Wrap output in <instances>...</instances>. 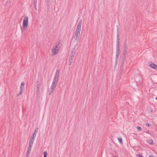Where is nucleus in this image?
I'll list each match as a JSON object with an SVG mask.
<instances>
[{
	"label": "nucleus",
	"mask_w": 157,
	"mask_h": 157,
	"mask_svg": "<svg viewBox=\"0 0 157 157\" xmlns=\"http://www.w3.org/2000/svg\"><path fill=\"white\" fill-rule=\"evenodd\" d=\"M82 22V20L79 21L75 31L74 38L75 41H78L80 39Z\"/></svg>",
	"instance_id": "obj_1"
},
{
	"label": "nucleus",
	"mask_w": 157,
	"mask_h": 157,
	"mask_svg": "<svg viewBox=\"0 0 157 157\" xmlns=\"http://www.w3.org/2000/svg\"><path fill=\"white\" fill-rule=\"evenodd\" d=\"M59 76V70H57L56 71L55 75L53 79V81L50 87L51 90H54L56 87L58 81Z\"/></svg>",
	"instance_id": "obj_2"
},
{
	"label": "nucleus",
	"mask_w": 157,
	"mask_h": 157,
	"mask_svg": "<svg viewBox=\"0 0 157 157\" xmlns=\"http://www.w3.org/2000/svg\"><path fill=\"white\" fill-rule=\"evenodd\" d=\"M61 44L59 41L57 42L54 45L52 50V56H54L59 52Z\"/></svg>",
	"instance_id": "obj_3"
},
{
	"label": "nucleus",
	"mask_w": 157,
	"mask_h": 157,
	"mask_svg": "<svg viewBox=\"0 0 157 157\" xmlns=\"http://www.w3.org/2000/svg\"><path fill=\"white\" fill-rule=\"evenodd\" d=\"M28 19L27 16L24 17L22 25L23 28L21 29L22 31H24L27 28L29 24Z\"/></svg>",
	"instance_id": "obj_4"
},
{
	"label": "nucleus",
	"mask_w": 157,
	"mask_h": 157,
	"mask_svg": "<svg viewBox=\"0 0 157 157\" xmlns=\"http://www.w3.org/2000/svg\"><path fill=\"white\" fill-rule=\"evenodd\" d=\"M25 83L24 82H21L20 86V90L19 93L17 95V96L21 95L23 92Z\"/></svg>",
	"instance_id": "obj_5"
},
{
	"label": "nucleus",
	"mask_w": 157,
	"mask_h": 157,
	"mask_svg": "<svg viewBox=\"0 0 157 157\" xmlns=\"http://www.w3.org/2000/svg\"><path fill=\"white\" fill-rule=\"evenodd\" d=\"M36 135L35 134H32L29 141V143H30L33 144V143L34 142V140L36 137Z\"/></svg>",
	"instance_id": "obj_6"
},
{
	"label": "nucleus",
	"mask_w": 157,
	"mask_h": 157,
	"mask_svg": "<svg viewBox=\"0 0 157 157\" xmlns=\"http://www.w3.org/2000/svg\"><path fill=\"white\" fill-rule=\"evenodd\" d=\"M75 52L73 51H72L70 54V57L69 58L70 63L69 65L71 64V61L73 60L74 58V56L75 55Z\"/></svg>",
	"instance_id": "obj_7"
},
{
	"label": "nucleus",
	"mask_w": 157,
	"mask_h": 157,
	"mask_svg": "<svg viewBox=\"0 0 157 157\" xmlns=\"http://www.w3.org/2000/svg\"><path fill=\"white\" fill-rule=\"evenodd\" d=\"M33 145V144L29 143V146L28 147L26 153H30Z\"/></svg>",
	"instance_id": "obj_8"
},
{
	"label": "nucleus",
	"mask_w": 157,
	"mask_h": 157,
	"mask_svg": "<svg viewBox=\"0 0 157 157\" xmlns=\"http://www.w3.org/2000/svg\"><path fill=\"white\" fill-rule=\"evenodd\" d=\"M128 46L126 45H124V49L123 50V54L124 56H125L126 55V54L127 53V51H128Z\"/></svg>",
	"instance_id": "obj_9"
},
{
	"label": "nucleus",
	"mask_w": 157,
	"mask_h": 157,
	"mask_svg": "<svg viewBox=\"0 0 157 157\" xmlns=\"http://www.w3.org/2000/svg\"><path fill=\"white\" fill-rule=\"evenodd\" d=\"M116 54L117 55V56H119L120 51L119 46H116Z\"/></svg>",
	"instance_id": "obj_10"
},
{
	"label": "nucleus",
	"mask_w": 157,
	"mask_h": 157,
	"mask_svg": "<svg viewBox=\"0 0 157 157\" xmlns=\"http://www.w3.org/2000/svg\"><path fill=\"white\" fill-rule=\"evenodd\" d=\"M150 67H151V68H152L154 69H155L156 68H157V66H156V65L155 64L152 63H151L150 64Z\"/></svg>",
	"instance_id": "obj_11"
},
{
	"label": "nucleus",
	"mask_w": 157,
	"mask_h": 157,
	"mask_svg": "<svg viewBox=\"0 0 157 157\" xmlns=\"http://www.w3.org/2000/svg\"><path fill=\"white\" fill-rule=\"evenodd\" d=\"M117 139L119 141V143L121 144H123V141L122 138L121 137H119L117 138Z\"/></svg>",
	"instance_id": "obj_12"
},
{
	"label": "nucleus",
	"mask_w": 157,
	"mask_h": 157,
	"mask_svg": "<svg viewBox=\"0 0 157 157\" xmlns=\"http://www.w3.org/2000/svg\"><path fill=\"white\" fill-rule=\"evenodd\" d=\"M147 142L150 144H152L153 143V141L151 139H149L147 140Z\"/></svg>",
	"instance_id": "obj_13"
},
{
	"label": "nucleus",
	"mask_w": 157,
	"mask_h": 157,
	"mask_svg": "<svg viewBox=\"0 0 157 157\" xmlns=\"http://www.w3.org/2000/svg\"><path fill=\"white\" fill-rule=\"evenodd\" d=\"M44 157H47V153L46 151L44 152Z\"/></svg>",
	"instance_id": "obj_14"
},
{
	"label": "nucleus",
	"mask_w": 157,
	"mask_h": 157,
	"mask_svg": "<svg viewBox=\"0 0 157 157\" xmlns=\"http://www.w3.org/2000/svg\"><path fill=\"white\" fill-rule=\"evenodd\" d=\"M37 132H38V129L37 128H36V129H35V130L34 131V132L33 133L34 134H35L36 135V133Z\"/></svg>",
	"instance_id": "obj_15"
},
{
	"label": "nucleus",
	"mask_w": 157,
	"mask_h": 157,
	"mask_svg": "<svg viewBox=\"0 0 157 157\" xmlns=\"http://www.w3.org/2000/svg\"><path fill=\"white\" fill-rule=\"evenodd\" d=\"M120 45V40H117V45L116 46H119Z\"/></svg>",
	"instance_id": "obj_16"
},
{
	"label": "nucleus",
	"mask_w": 157,
	"mask_h": 157,
	"mask_svg": "<svg viewBox=\"0 0 157 157\" xmlns=\"http://www.w3.org/2000/svg\"><path fill=\"white\" fill-rule=\"evenodd\" d=\"M117 40H120L119 33H117Z\"/></svg>",
	"instance_id": "obj_17"
},
{
	"label": "nucleus",
	"mask_w": 157,
	"mask_h": 157,
	"mask_svg": "<svg viewBox=\"0 0 157 157\" xmlns=\"http://www.w3.org/2000/svg\"><path fill=\"white\" fill-rule=\"evenodd\" d=\"M137 128L139 130L141 131L142 130V128L140 126H137Z\"/></svg>",
	"instance_id": "obj_18"
},
{
	"label": "nucleus",
	"mask_w": 157,
	"mask_h": 157,
	"mask_svg": "<svg viewBox=\"0 0 157 157\" xmlns=\"http://www.w3.org/2000/svg\"><path fill=\"white\" fill-rule=\"evenodd\" d=\"M40 87V83H39L37 85V86H36L37 88L38 89V90H39V89Z\"/></svg>",
	"instance_id": "obj_19"
},
{
	"label": "nucleus",
	"mask_w": 157,
	"mask_h": 157,
	"mask_svg": "<svg viewBox=\"0 0 157 157\" xmlns=\"http://www.w3.org/2000/svg\"><path fill=\"white\" fill-rule=\"evenodd\" d=\"M30 153H26V157H29V156Z\"/></svg>",
	"instance_id": "obj_20"
},
{
	"label": "nucleus",
	"mask_w": 157,
	"mask_h": 157,
	"mask_svg": "<svg viewBox=\"0 0 157 157\" xmlns=\"http://www.w3.org/2000/svg\"><path fill=\"white\" fill-rule=\"evenodd\" d=\"M36 6H37V2L34 3V7Z\"/></svg>",
	"instance_id": "obj_21"
},
{
	"label": "nucleus",
	"mask_w": 157,
	"mask_h": 157,
	"mask_svg": "<svg viewBox=\"0 0 157 157\" xmlns=\"http://www.w3.org/2000/svg\"><path fill=\"white\" fill-rule=\"evenodd\" d=\"M138 157H144L142 155L138 154Z\"/></svg>",
	"instance_id": "obj_22"
},
{
	"label": "nucleus",
	"mask_w": 157,
	"mask_h": 157,
	"mask_svg": "<svg viewBox=\"0 0 157 157\" xmlns=\"http://www.w3.org/2000/svg\"><path fill=\"white\" fill-rule=\"evenodd\" d=\"M117 33H119V29L118 28H117Z\"/></svg>",
	"instance_id": "obj_23"
},
{
	"label": "nucleus",
	"mask_w": 157,
	"mask_h": 157,
	"mask_svg": "<svg viewBox=\"0 0 157 157\" xmlns=\"http://www.w3.org/2000/svg\"><path fill=\"white\" fill-rule=\"evenodd\" d=\"M146 126H150V124H148V123H147L146 124Z\"/></svg>",
	"instance_id": "obj_24"
},
{
	"label": "nucleus",
	"mask_w": 157,
	"mask_h": 157,
	"mask_svg": "<svg viewBox=\"0 0 157 157\" xmlns=\"http://www.w3.org/2000/svg\"><path fill=\"white\" fill-rule=\"evenodd\" d=\"M118 56H117V55H116V61H117V59H118Z\"/></svg>",
	"instance_id": "obj_25"
},
{
	"label": "nucleus",
	"mask_w": 157,
	"mask_h": 157,
	"mask_svg": "<svg viewBox=\"0 0 157 157\" xmlns=\"http://www.w3.org/2000/svg\"><path fill=\"white\" fill-rule=\"evenodd\" d=\"M53 90H51L50 91L49 94L50 95L52 93L53 91Z\"/></svg>",
	"instance_id": "obj_26"
},
{
	"label": "nucleus",
	"mask_w": 157,
	"mask_h": 157,
	"mask_svg": "<svg viewBox=\"0 0 157 157\" xmlns=\"http://www.w3.org/2000/svg\"><path fill=\"white\" fill-rule=\"evenodd\" d=\"M34 3L37 2V0H33Z\"/></svg>",
	"instance_id": "obj_27"
},
{
	"label": "nucleus",
	"mask_w": 157,
	"mask_h": 157,
	"mask_svg": "<svg viewBox=\"0 0 157 157\" xmlns=\"http://www.w3.org/2000/svg\"><path fill=\"white\" fill-rule=\"evenodd\" d=\"M148 157H153V155H150Z\"/></svg>",
	"instance_id": "obj_28"
},
{
	"label": "nucleus",
	"mask_w": 157,
	"mask_h": 157,
	"mask_svg": "<svg viewBox=\"0 0 157 157\" xmlns=\"http://www.w3.org/2000/svg\"><path fill=\"white\" fill-rule=\"evenodd\" d=\"M34 8H35V10H37V8H36V7H34Z\"/></svg>",
	"instance_id": "obj_29"
},
{
	"label": "nucleus",
	"mask_w": 157,
	"mask_h": 157,
	"mask_svg": "<svg viewBox=\"0 0 157 157\" xmlns=\"http://www.w3.org/2000/svg\"><path fill=\"white\" fill-rule=\"evenodd\" d=\"M146 133L148 134H150L148 131L146 132Z\"/></svg>",
	"instance_id": "obj_30"
},
{
	"label": "nucleus",
	"mask_w": 157,
	"mask_h": 157,
	"mask_svg": "<svg viewBox=\"0 0 157 157\" xmlns=\"http://www.w3.org/2000/svg\"><path fill=\"white\" fill-rule=\"evenodd\" d=\"M155 99L157 100V97L155 98Z\"/></svg>",
	"instance_id": "obj_31"
},
{
	"label": "nucleus",
	"mask_w": 157,
	"mask_h": 157,
	"mask_svg": "<svg viewBox=\"0 0 157 157\" xmlns=\"http://www.w3.org/2000/svg\"><path fill=\"white\" fill-rule=\"evenodd\" d=\"M113 157H117L116 156H114Z\"/></svg>",
	"instance_id": "obj_32"
}]
</instances>
